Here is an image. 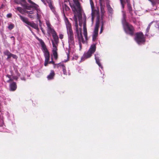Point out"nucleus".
Segmentation results:
<instances>
[{
	"mask_svg": "<svg viewBox=\"0 0 159 159\" xmlns=\"http://www.w3.org/2000/svg\"><path fill=\"white\" fill-rule=\"evenodd\" d=\"M37 12H34V11H27V13L29 15H34L36 14Z\"/></svg>",
	"mask_w": 159,
	"mask_h": 159,
	"instance_id": "obj_24",
	"label": "nucleus"
},
{
	"mask_svg": "<svg viewBox=\"0 0 159 159\" xmlns=\"http://www.w3.org/2000/svg\"><path fill=\"white\" fill-rule=\"evenodd\" d=\"M18 11H19L20 12H21L22 11V9L21 7H18L16 8H15Z\"/></svg>",
	"mask_w": 159,
	"mask_h": 159,
	"instance_id": "obj_28",
	"label": "nucleus"
},
{
	"mask_svg": "<svg viewBox=\"0 0 159 159\" xmlns=\"http://www.w3.org/2000/svg\"><path fill=\"white\" fill-rule=\"evenodd\" d=\"M123 18L122 23L125 31L127 34L132 35L134 32L133 27L126 22L125 20V12H123Z\"/></svg>",
	"mask_w": 159,
	"mask_h": 159,
	"instance_id": "obj_3",
	"label": "nucleus"
},
{
	"mask_svg": "<svg viewBox=\"0 0 159 159\" xmlns=\"http://www.w3.org/2000/svg\"><path fill=\"white\" fill-rule=\"evenodd\" d=\"M158 29L159 30V26L158 27Z\"/></svg>",
	"mask_w": 159,
	"mask_h": 159,
	"instance_id": "obj_44",
	"label": "nucleus"
},
{
	"mask_svg": "<svg viewBox=\"0 0 159 159\" xmlns=\"http://www.w3.org/2000/svg\"><path fill=\"white\" fill-rule=\"evenodd\" d=\"M102 30H103V26H102L101 27V30L100 31V34H101L102 32Z\"/></svg>",
	"mask_w": 159,
	"mask_h": 159,
	"instance_id": "obj_38",
	"label": "nucleus"
},
{
	"mask_svg": "<svg viewBox=\"0 0 159 159\" xmlns=\"http://www.w3.org/2000/svg\"><path fill=\"white\" fill-rule=\"evenodd\" d=\"M67 57H68V55L67 56Z\"/></svg>",
	"mask_w": 159,
	"mask_h": 159,
	"instance_id": "obj_47",
	"label": "nucleus"
},
{
	"mask_svg": "<svg viewBox=\"0 0 159 159\" xmlns=\"http://www.w3.org/2000/svg\"><path fill=\"white\" fill-rule=\"evenodd\" d=\"M11 16V13H9L7 14V16L8 17H10Z\"/></svg>",
	"mask_w": 159,
	"mask_h": 159,
	"instance_id": "obj_37",
	"label": "nucleus"
},
{
	"mask_svg": "<svg viewBox=\"0 0 159 159\" xmlns=\"http://www.w3.org/2000/svg\"><path fill=\"white\" fill-rule=\"evenodd\" d=\"M11 39H12V40H13V44H15V38L13 37V36H12L11 37Z\"/></svg>",
	"mask_w": 159,
	"mask_h": 159,
	"instance_id": "obj_35",
	"label": "nucleus"
},
{
	"mask_svg": "<svg viewBox=\"0 0 159 159\" xmlns=\"http://www.w3.org/2000/svg\"><path fill=\"white\" fill-rule=\"evenodd\" d=\"M150 2H151L153 5H154L155 4V2L152 0H148Z\"/></svg>",
	"mask_w": 159,
	"mask_h": 159,
	"instance_id": "obj_31",
	"label": "nucleus"
},
{
	"mask_svg": "<svg viewBox=\"0 0 159 159\" xmlns=\"http://www.w3.org/2000/svg\"><path fill=\"white\" fill-rule=\"evenodd\" d=\"M43 51L44 53V55L45 57V60L44 62V66H46L48 63V61L49 60L50 54L46 48V46L42 40L40 41Z\"/></svg>",
	"mask_w": 159,
	"mask_h": 159,
	"instance_id": "obj_5",
	"label": "nucleus"
},
{
	"mask_svg": "<svg viewBox=\"0 0 159 159\" xmlns=\"http://www.w3.org/2000/svg\"><path fill=\"white\" fill-rule=\"evenodd\" d=\"M36 9V10H37V12H36V14H35V15H28V16L30 18H34L37 15V18L38 19H39V10L38 9V8H37V9Z\"/></svg>",
	"mask_w": 159,
	"mask_h": 159,
	"instance_id": "obj_14",
	"label": "nucleus"
},
{
	"mask_svg": "<svg viewBox=\"0 0 159 159\" xmlns=\"http://www.w3.org/2000/svg\"><path fill=\"white\" fill-rule=\"evenodd\" d=\"M105 2H102V3L100 2V5L101 7V10L102 14H103L105 12L104 8L105 7Z\"/></svg>",
	"mask_w": 159,
	"mask_h": 159,
	"instance_id": "obj_17",
	"label": "nucleus"
},
{
	"mask_svg": "<svg viewBox=\"0 0 159 159\" xmlns=\"http://www.w3.org/2000/svg\"><path fill=\"white\" fill-rule=\"evenodd\" d=\"M14 25L13 24H11L9 25L8 28L10 30L12 29L14 27Z\"/></svg>",
	"mask_w": 159,
	"mask_h": 159,
	"instance_id": "obj_25",
	"label": "nucleus"
},
{
	"mask_svg": "<svg viewBox=\"0 0 159 159\" xmlns=\"http://www.w3.org/2000/svg\"><path fill=\"white\" fill-rule=\"evenodd\" d=\"M57 67L58 68H60L61 69H64L65 68V66L62 64H58L57 65Z\"/></svg>",
	"mask_w": 159,
	"mask_h": 159,
	"instance_id": "obj_23",
	"label": "nucleus"
},
{
	"mask_svg": "<svg viewBox=\"0 0 159 159\" xmlns=\"http://www.w3.org/2000/svg\"><path fill=\"white\" fill-rule=\"evenodd\" d=\"M92 20H93V13H92Z\"/></svg>",
	"mask_w": 159,
	"mask_h": 159,
	"instance_id": "obj_40",
	"label": "nucleus"
},
{
	"mask_svg": "<svg viewBox=\"0 0 159 159\" xmlns=\"http://www.w3.org/2000/svg\"><path fill=\"white\" fill-rule=\"evenodd\" d=\"M46 24L47 26V32L48 34H52L56 33L53 29L52 27V26L49 21H47Z\"/></svg>",
	"mask_w": 159,
	"mask_h": 159,
	"instance_id": "obj_9",
	"label": "nucleus"
},
{
	"mask_svg": "<svg viewBox=\"0 0 159 159\" xmlns=\"http://www.w3.org/2000/svg\"><path fill=\"white\" fill-rule=\"evenodd\" d=\"M12 57L14 58H15V59H17V56L15 55H14V54H11V57Z\"/></svg>",
	"mask_w": 159,
	"mask_h": 159,
	"instance_id": "obj_30",
	"label": "nucleus"
},
{
	"mask_svg": "<svg viewBox=\"0 0 159 159\" xmlns=\"http://www.w3.org/2000/svg\"><path fill=\"white\" fill-rule=\"evenodd\" d=\"M49 63H52L54 64V62L53 61H50L49 62Z\"/></svg>",
	"mask_w": 159,
	"mask_h": 159,
	"instance_id": "obj_39",
	"label": "nucleus"
},
{
	"mask_svg": "<svg viewBox=\"0 0 159 159\" xmlns=\"http://www.w3.org/2000/svg\"><path fill=\"white\" fill-rule=\"evenodd\" d=\"M151 25V23H150L148 25L146 30V31L147 33H148V32L149 31Z\"/></svg>",
	"mask_w": 159,
	"mask_h": 159,
	"instance_id": "obj_26",
	"label": "nucleus"
},
{
	"mask_svg": "<svg viewBox=\"0 0 159 159\" xmlns=\"http://www.w3.org/2000/svg\"><path fill=\"white\" fill-rule=\"evenodd\" d=\"M62 70H63V71L64 74L65 75H67L66 70L65 69V68L64 69H63Z\"/></svg>",
	"mask_w": 159,
	"mask_h": 159,
	"instance_id": "obj_33",
	"label": "nucleus"
},
{
	"mask_svg": "<svg viewBox=\"0 0 159 159\" xmlns=\"http://www.w3.org/2000/svg\"><path fill=\"white\" fill-rule=\"evenodd\" d=\"M75 59H77L78 58V57L77 56H75Z\"/></svg>",
	"mask_w": 159,
	"mask_h": 159,
	"instance_id": "obj_42",
	"label": "nucleus"
},
{
	"mask_svg": "<svg viewBox=\"0 0 159 159\" xmlns=\"http://www.w3.org/2000/svg\"><path fill=\"white\" fill-rule=\"evenodd\" d=\"M65 8L66 11H69L70 10L69 7L66 5H65Z\"/></svg>",
	"mask_w": 159,
	"mask_h": 159,
	"instance_id": "obj_32",
	"label": "nucleus"
},
{
	"mask_svg": "<svg viewBox=\"0 0 159 159\" xmlns=\"http://www.w3.org/2000/svg\"><path fill=\"white\" fill-rule=\"evenodd\" d=\"M65 61V62H66V61Z\"/></svg>",
	"mask_w": 159,
	"mask_h": 159,
	"instance_id": "obj_46",
	"label": "nucleus"
},
{
	"mask_svg": "<svg viewBox=\"0 0 159 159\" xmlns=\"http://www.w3.org/2000/svg\"><path fill=\"white\" fill-rule=\"evenodd\" d=\"M55 75V73L53 70L51 71L50 74L47 76V78L48 80H50L52 79Z\"/></svg>",
	"mask_w": 159,
	"mask_h": 159,
	"instance_id": "obj_15",
	"label": "nucleus"
},
{
	"mask_svg": "<svg viewBox=\"0 0 159 159\" xmlns=\"http://www.w3.org/2000/svg\"><path fill=\"white\" fill-rule=\"evenodd\" d=\"M129 0H128V1H127L126 0H124V2H123V5H124V7H123V8H124V3H125V2L126 1L128 3L127 7H128V10L129 11V12L130 13H131V11H132V7H131V6H130V4L129 3ZM122 7H123L122 5ZM122 8H123V7H122Z\"/></svg>",
	"mask_w": 159,
	"mask_h": 159,
	"instance_id": "obj_12",
	"label": "nucleus"
},
{
	"mask_svg": "<svg viewBox=\"0 0 159 159\" xmlns=\"http://www.w3.org/2000/svg\"><path fill=\"white\" fill-rule=\"evenodd\" d=\"M41 29V30H42V32H43V30H42V29Z\"/></svg>",
	"mask_w": 159,
	"mask_h": 159,
	"instance_id": "obj_45",
	"label": "nucleus"
},
{
	"mask_svg": "<svg viewBox=\"0 0 159 159\" xmlns=\"http://www.w3.org/2000/svg\"><path fill=\"white\" fill-rule=\"evenodd\" d=\"M19 16L20 17V19L24 22V23L27 24V25L30 26L36 29H38V25H36L35 23L33 22H31L28 21V19L25 17H24L20 15H19Z\"/></svg>",
	"mask_w": 159,
	"mask_h": 159,
	"instance_id": "obj_7",
	"label": "nucleus"
},
{
	"mask_svg": "<svg viewBox=\"0 0 159 159\" xmlns=\"http://www.w3.org/2000/svg\"><path fill=\"white\" fill-rule=\"evenodd\" d=\"M52 35L53 39V40H52V54L55 59H57V47L58 42V37L56 32Z\"/></svg>",
	"mask_w": 159,
	"mask_h": 159,
	"instance_id": "obj_4",
	"label": "nucleus"
},
{
	"mask_svg": "<svg viewBox=\"0 0 159 159\" xmlns=\"http://www.w3.org/2000/svg\"><path fill=\"white\" fill-rule=\"evenodd\" d=\"M127 1H128V0H126ZM124 0H120L121 3V5H122L123 7H124V5L123 4V2H124Z\"/></svg>",
	"mask_w": 159,
	"mask_h": 159,
	"instance_id": "obj_36",
	"label": "nucleus"
},
{
	"mask_svg": "<svg viewBox=\"0 0 159 159\" xmlns=\"http://www.w3.org/2000/svg\"><path fill=\"white\" fill-rule=\"evenodd\" d=\"M100 2L102 3V2H106L107 3L108 2V0H99Z\"/></svg>",
	"mask_w": 159,
	"mask_h": 159,
	"instance_id": "obj_29",
	"label": "nucleus"
},
{
	"mask_svg": "<svg viewBox=\"0 0 159 159\" xmlns=\"http://www.w3.org/2000/svg\"><path fill=\"white\" fill-rule=\"evenodd\" d=\"M74 4L70 2V7L74 13V20L75 21L76 36L79 41L80 46L81 43H84L85 41L83 37L81 27L83 25V34L85 40H87V32L86 26V16L85 15L82 16L81 9L78 0H73Z\"/></svg>",
	"mask_w": 159,
	"mask_h": 159,
	"instance_id": "obj_1",
	"label": "nucleus"
},
{
	"mask_svg": "<svg viewBox=\"0 0 159 159\" xmlns=\"http://www.w3.org/2000/svg\"><path fill=\"white\" fill-rule=\"evenodd\" d=\"M14 1L16 4H21L22 6L25 5L26 2L25 0H14Z\"/></svg>",
	"mask_w": 159,
	"mask_h": 159,
	"instance_id": "obj_11",
	"label": "nucleus"
},
{
	"mask_svg": "<svg viewBox=\"0 0 159 159\" xmlns=\"http://www.w3.org/2000/svg\"><path fill=\"white\" fill-rule=\"evenodd\" d=\"M145 42V37L142 32H140V43H144Z\"/></svg>",
	"mask_w": 159,
	"mask_h": 159,
	"instance_id": "obj_10",
	"label": "nucleus"
},
{
	"mask_svg": "<svg viewBox=\"0 0 159 159\" xmlns=\"http://www.w3.org/2000/svg\"><path fill=\"white\" fill-rule=\"evenodd\" d=\"M96 49V44H92L91 46L88 51L84 54L83 57L81 58V60H82L84 58L86 59L90 57L91 56L92 54L95 52Z\"/></svg>",
	"mask_w": 159,
	"mask_h": 159,
	"instance_id": "obj_6",
	"label": "nucleus"
},
{
	"mask_svg": "<svg viewBox=\"0 0 159 159\" xmlns=\"http://www.w3.org/2000/svg\"><path fill=\"white\" fill-rule=\"evenodd\" d=\"M134 40L138 44H139V34L138 33L135 34Z\"/></svg>",
	"mask_w": 159,
	"mask_h": 159,
	"instance_id": "obj_20",
	"label": "nucleus"
},
{
	"mask_svg": "<svg viewBox=\"0 0 159 159\" xmlns=\"http://www.w3.org/2000/svg\"><path fill=\"white\" fill-rule=\"evenodd\" d=\"M10 90L11 91H14L16 88V85L15 82H13L10 85Z\"/></svg>",
	"mask_w": 159,
	"mask_h": 159,
	"instance_id": "obj_13",
	"label": "nucleus"
},
{
	"mask_svg": "<svg viewBox=\"0 0 159 159\" xmlns=\"http://www.w3.org/2000/svg\"><path fill=\"white\" fill-rule=\"evenodd\" d=\"M4 54L5 55L7 56V59H8L11 58V53L9 51L7 50L5 51L4 52Z\"/></svg>",
	"mask_w": 159,
	"mask_h": 159,
	"instance_id": "obj_19",
	"label": "nucleus"
},
{
	"mask_svg": "<svg viewBox=\"0 0 159 159\" xmlns=\"http://www.w3.org/2000/svg\"><path fill=\"white\" fill-rule=\"evenodd\" d=\"M4 124L2 118H0V127L2 126Z\"/></svg>",
	"mask_w": 159,
	"mask_h": 159,
	"instance_id": "obj_27",
	"label": "nucleus"
},
{
	"mask_svg": "<svg viewBox=\"0 0 159 159\" xmlns=\"http://www.w3.org/2000/svg\"><path fill=\"white\" fill-rule=\"evenodd\" d=\"M59 38L61 39H62L63 38V35L62 34H59Z\"/></svg>",
	"mask_w": 159,
	"mask_h": 159,
	"instance_id": "obj_34",
	"label": "nucleus"
},
{
	"mask_svg": "<svg viewBox=\"0 0 159 159\" xmlns=\"http://www.w3.org/2000/svg\"><path fill=\"white\" fill-rule=\"evenodd\" d=\"M8 78H10V76L9 75H7V76Z\"/></svg>",
	"mask_w": 159,
	"mask_h": 159,
	"instance_id": "obj_43",
	"label": "nucleus"
},
{
	"mask_svg": "<svg viewBox=\"0 0 159 159\" xmlns=\"http://www.w3.org/2000/svg\"><path fill=\"white\" fill-rule=\"evenodd\" d=\"M48 6L53 11H54V7L53 6L52 2H51L50 1L48 2Z\"/></svg>",
	"mask_w": 159,
	"mask_h": 159,
	"instance_id": "obj_21",
	"label": "nucleus"
},
{
	"mask_svg": "<svg viewBox=\"0 0 159 159\" xmlns=\"http://www.w3.org/2000/svg\"><path fill=\"white\" fill-rule=\"evenodd\" d=\"M107 8L108 11L110 13H111L112 11V9L110 5L108 4H107Z\"/></svg>",
	"mask_w": 159,
	"mask_h": 159,
	"instance_id": "obj_22",
	"label": "nucleus"
},
{
	"mask_svg": "<svg viewBox=\"0 0 159 159\" xmlns=\"http://www.w3.org/2000/svg\"><path fill=\"white\" fill-rule=\"evenodd\" d=\"M28 1L29 3L32 5V7H33L35 9H37L39 7V6L37 4L32 1L31 0H28Z\"/></svg>",
	"mask_w": 159,
	"mask_h": 159,
	"instance_id": "obj_16",
	"label": "nucleus"
},
{
	"mask_svg": "<svg viewBox=\"0 0 159 159\" xmlns=\"http://www.w3.org/2000/svg\"><path fill=\"white\" fill-rule=\"evenodd\" d=\"M99 57H97L96 56V55H95V59L96 61V63L98 64L99 67H100L101 68H102L103 67L102 66L101 64L100 63Z\"/></svg>",
	"mask_w": 159,
	"mask_h": 159,
	"instance_id": "obj_18",
	"label": "nucleus"
},
{
	"mask_svg": "<svg viewBox=\"0 0 159 159\" xmlns=\"http://www.w3.org/2000/svg\"><path fill=\"white\" fill-rule=\"evenodd\" d=\"M65 22L66 25L69 44L70 45H73L74 43V39L71 24L66 18L65 20Z\"/></svg>",
	"mask_w": 159,
	"mask_h": 159,
	"instance_id": "obj_2",
	"label": "nucleus"
},
{
	"mask_svg": "<svg viewBox=\"0 0 159 159\" xmlns=\"http://www.w3.org/2000/svg\"><path fill=\"white\" fill-rule=\"evenodd\" d=\"M98 27L99 23L97 22L92 35V40L93 41H95L97 39L98 35Z\"/></svg>",
	"mask_w": 159,
	"mask_h": 159,
	"instance_id": "obj_8",
	"label": "nucleus"
},
{
	"mask_svg": "<svg viewBox=\"0 0 159 159\" xmlns=\"http://www.w3.org/2000/svg\"><path fill=\"white\" fill-rule=\"evenodd\" d=\"M11 80V79H9V80L7 81V82H9Z\"/></svg>",
	"mask_w": 159,
	"mask_h": 159,
	"instance_id": "obj_41",
	"label": "nucleus"
}]
</instances>
